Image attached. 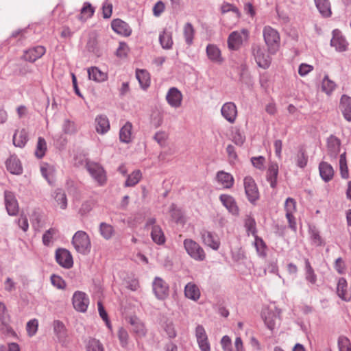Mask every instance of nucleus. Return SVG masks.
Returning <instances> with one entry per match:
<instances>
[{
	"label": "nucleus",
	"mask_w": 351,
	"mask_h": 351,
	"mask_svg": "<svg viewBox=\"0 0 351 351\" xmlns=\"http://www.w3.org/2000/svg\"><path fill=\"white\" fill-rule=\"evenodd\" d=\"M208 58L213 62L221 64L223 58L220 49L214 44H208L206 49Z\"/></svg>",
	"instance_id": "b1692460"
},
{
	"label": "nucleus",
	"mask_w": 351,
	"mask_h": 351,
	"mask_svg": "<svg viewBox=\"0 0 351 351\" xmlns=\"http://www.w3.org/2000/svg\"><path fill=\"white\" fill-rule=\"evenodd\" d=\"M71 243L77 252L83 255L90 253L91 243L90 237L86 232L77 231L73 236Z\"/></svg>",
	"instance_id": "f03ea898"
},
{
	"label": "nucleus",
	"mask_w": 351,
	"mask_h": 351,
	"mask_svg": "<svg viewBox=\"0 0 351 351\" xmlns=\"http://www.w3.org/2000/svg\"><path fill=\"white\" fill-rule=\"evenodd\" d=\"M87 351H104V348L100 341L96 339H89L86 343Z\"/></svg>",
	"instance_id": "5fc2aeb1"
},
{
	"label": "nucleus",
	"mask_w": 351,
	"mask_h": 351,
	"mask_svg": "<svg viewBox=\"0 0 351 351\" xmlns=\"http://www.w3.org/2000/svg\"><path fill=\"white\" fill-rule=\"evenodd\" d=\"M130 324L132 326V331L138 337H144L146 335V330L143 323L136 317L130 318Z\"/></svg>",
	"instance_id": "e433bc0d"
},
{
	"label": "nucleus",
	"mask_w": 351,
	"mask_h": 351,
	"mask_svg": "<svg viewBox=\"0 0 351 351\" xmlns=\"http://www.w3.org/2000/svg\"><path fill=\"white\" fill-rule=\"evenodd\" d=\"M95 12L94 8L92 7L90 3L86 2L84 3L83 7L81 9V14L79 16V19L85 21L88 18H90Z\"/></svg>",
	"instance_id": "de8ad7c7"
},
{
	"label": "nucleus",
	"mask_w": 351,
	"mask_h": 351,
	"mask_svg": "<svg viewBox=\"0 0 351 351\" xmlns=\"http://www.w3.org/2000/svg\"><path fill=\"white\" fill-rule=\"evenodd\" d=\"M248 34L249 32L246 29H243L240 32H232L228 38V45L229 49L232 50L238 49L243 43V37L245 39H247Z\"/></svg>",
	"instance_id": "1a4fd4ad"
},
{
	"label": "nucleus",
	"mask_w": 351,
	"mask_h": 351,
	"mask_svg": "<svg viewBox=\"0 0 351 351\" xmlns=\"http://www.w3.org/2000/svg\"><path fill=\"white\" fill-rule=\"evenodd\" d=\"M252 53L257 65L263 69H267L269 67L271 62V58L267 54L265 49L258 45H253L252 46Z\"/></svg>",
	"instance_id": "20e7f679"
},
{
	"label": "nucleus",
	"mask_w": 351,
	"mask_h": 351,
	"mask_svg": "<svg viewBox=\"0 0 351 351\" xmlns=\"http://www.w3.org/2000/svg\"><path fill=\"white\" fill-rule=\"evenodd\" d=\"M86 168L93 180L97 182L99 186L106 184L107 178L106 173L104 168L98 163L94 162H87Z\"/></svg>",
	"instance_id": "39448f33"
},
{
	"label": "nucleus",
	"mask_w": 351,
	"mask_h": 351,
	"mask_svg": "<svg viewBox=\"0 0 351 351\" xmlns=\"http://www.w3.org/2000/svg\"><path fill=\"white\" fill-rule=\"evenodd\" d=\"M319 174L325 182L330 181L334 175L332 167L326 162H322L319 165Z\"/></svg>",
	"instance_id": "72a5a7b5"
},
{
	"label": "nucleus",
	"mask_w": 351,
	"mask_h": 351,
	"mask_svg": "<svg viewBox=\"0 0 351 351\" xmlns=\"http://www.w3.org/2000/svg\"><path fill=\"white\" fill-rule=\"evenodd\" d=\"M223 117L230 123H234L237 116V108L234 103L226 102L221 109Z\"/></svg>",
	"instance_id": "dca6fc26"
},
{
	"label": "nucleus",
	"mask_w": 351,
	"mask_h": 351,
	"mask_svg": "<svg viewBox=\"0 0 351 351\" xmlns=\"http://www.w3.org/2000/svg\"><path fill=\"white\" fill-rule=\"evenodd\" d=\"M56 260L62 267L69 269L73 267V261L70 252L64 248H59L56 251Z\"/></svg>",
	"instance_id": "9d476101"
},
{
	"label": "nucleus",
	"mask_w": 351,
	"mask_h": 351,
	"mask_svg": "<svg viewBox=\"0 0 351 351\" xmlns=\"http://www.w3.org/2000/svg\"><path fill=\"white\" fill-rule=\"evenodd\" d=\"M319 13L324 17L331 15L330 3L328 0H314Z\"/></svg>",
	"instance_id": "ea45409f"
},
{
	"label": "nucleus",
	"mask_w": 351,
	"mask_h": 351,
	"mask_svg": "<svg viewBox=\"0 0 351 351\" xmlns=\"http://www.w3.org/2000/svg\"><path fill=\"white\" fill-rule=\"evenodd\" d=\"M336 87L335 83L326 75L322 82V90L327 95L331 94Z\"/></svg>",
	"instance_id": "09e8293b"
},
{
	"label": "nucleus",
	"mask_w": 351,
	"mask_h": 351,
	"mask_svg": "<svg viewBox=\"0 0 351 351\" xmlns=\"http://www.w3.org/2000/svg\"><path fill=\"white\" fill-rule=\"evenodd\" d=\"M52 326L53 332L58 339V341L60 343H65L67 337V330L63 322L60 320H55L53 321Z\"/></svg>",
	"instance_id": "4be33fe9"
},
{
	"label": "nucleus",
	"mask_w": 351,
	"mask_h": 351,
	"mask_svg": "<svg viewBox=\"0 0 351 351\" xmlns=\"http://www.w3.org/2000/svg\"><path fill=\"white\" fill-rule=\"evenodd\" d=\"M348 45V42L342 36L341 32L339 29H334L332 31V38L330 40V45L335 47L336 51L342 52L346 51Z\"/></svg>",
	"instance_id": "4468645a"
},
{
	"label": "nucleus",
	"mask_w": 351,
	"mask_h": 351,
	"mask_svg": "<svg viewBox=\"0 0 351 351\" xmlns=\"http://www.w3.org/2000/svg\"><path fill=\"white\" fill-rule=\"evenodd\" d=\"M88 78L97 82H103L108 78L106 73L99 70L96 66H93L88 69Z\"/></svg>",
	"instance_id": "f704fd0d"
},
{
	"label": "nucleus",
	"mask_w": 351,
	"mask_h": 351,
	"mask_svg": "<svg viewBox=\"0 0 351 351\" xmlns=\"http://www.w3.org/2000/svg\"><path fill=\"white\" fill-rule=\"evenodd\" d=\"M99 232L105 239H110L114 234V228L108 223L102 222L99 225Z\"/></svg>",
	"instance_id": "49530a36"
},
{
	"label": "nucleus",
	"mask_w": 351,
	"mask_h": 351,
	"mask_svg": "<svg viewBox=\"0 0 351 351\" xmlns=\"http://www.w3.org/2000/svg\"><path fill=\"white\" fill-rule=\"evenodd\" d=\"M62 129L66 134H73L76 132V128L74 122L71 121L69 119H66L64 121Z\"/></svg>",
	"instance_id": "338daca9"
},
{
	"label": "nucleus",
	"mask_w": 351,
	"mask_h": 351,
	"mask_svg": "<svg viewBox=\"0 0 351 351\" xmlns=\"http://www.w3.org/2000/svg\"><path fill=\"white\" fill-rule=\"evenodd\" d=\"M142 178V173L140 170H135L130 174L124 184L125 187H132L137 184Z\"/></svg>",
	"instance_id": "37998d69"
},
{
	"label": "nucleus",
	"mask_w": 351,
	"mask_h": 351,
	"mask_svg": "<svg viewBox=\"0 0 351 351\" xmlns=\"http://www.w3.org/2000/svg\"><path fill=\"white\" fill-rule=\"evenodd\" d=\"M184 296L194 302H197L201 296L198 286L193 282L187 283L184 287Z\"/></svg>",
	"instance_id": "5701e85b"
},
{
	"label": "nucleus",
	"mask_w": 351,
	"mask_h": 351,
	"mask_svg": "<svg viewBox=\"0 0 351 351\" xmlns=\"http://www.w3.org/2000/svg\"><path fill=\"white\" fill-rule=\"evenodd\" d=\"M57 233V230L55 228H50L47 230L43 236V243L45 245L49 246L51 241L52 237Z\"/></svg>",
	"instance_id": "680f3d73"
},
{
	"label": "nucleus",
	"mask_w": 351,
	"mask_h": 351,
	"mask_svg": "<svg viewBox=\"0 0 351 351\" xmlns=\"http://www.w3.org/2000/svg\"><path fill=\"white\" fill-rule=\"evenodd\" d=\"M111 27L115 32L123 36H130L132 32L128 24L119 19L113 20Z\"/></svg>",
	"instance_id": "a878e982"
},
{
	"label": "nucleus",
	"mask_w": 351,
	"mask_h": 351,
	"mask_svg": "<svg viewBox=\"0 0 351 351\" xmlns=\"http://www.w3.org/2000/svg\"><path fill=\"white\" fill-rule=\"evenodd\" d=\"M243 185L247 199L254 204L259 198V192L254 180L250 176H246L243 180Z\"/></svg>",
	"instance_id": "0eeeda50"
},
{
	"label": "nucleus",
	"mask_w": 351,
	"mask_h": 351,
	"mask_svg": "<svg viewBox=\"0 0 351 351\" xmlns=\"http://www.w3.org/2000/svg\"><path fill=\"white\" fill-rule=\"evenodd\" d=\"M285 210L286 211V218L288 220L289 227L295 230L296 223L293 213L296 210V202L293 198L288 197L285 202Z\"/></svg>",
	"instance_id": "f8f14e48"
},
{
	"label": "nucleus",
	"mask_w": 351,
	"mask_h": 351,
	"mask_svg": "<svg viewBox=\"0 0 351 351\" xmlns=\"http://www.w3.org/2000/svg\"><path fill=\"white\" fill-rule=\"evenodd\" d=\"M152 289L154 295L159 300H164L169 296V285L160 277L154 278L152 282Z\"/></svg>",
	"instance_id": "423d86ee"
},
{
	"label": "nucleus",
	"mask_w": 351,
	"mask_h": 351,
	"mask_svg": "<svg viewBox=\"0 0 351 351\" xmlns=\"http://www.w3.org/2000/svg\"><path fill=\"white\" fill-rule=\"evenodd\" d=\"M338 296L344 301H350V293L348 292V283L344 278H340L337 287Z\"/></svg>",
	"instance_id": "7c9ffc66"
},
{
	"label": "nucleus",
	"mask_w": 351,
	"mask_h": 351,
	"mask_svg": "<svg viewBox=\"0 0 351 351\" xmlns=\"http://www.w3.org/2000/svg\"><path fill=\"white\" fill-rule=\"evenodd\" d=\"M195 30L191 23H186L184 27V36L186 43L191 45L193 43Z\"/></svg>",
	"instance_id": "3c124183"
},
{
	"label": "nucleus",
	"mask_w": 351,
	"mask_h": 351,
	"mask_svg": "<svg viewBox=\"0 0 351 351\" xmlns=\"http://www.w3.org/2000/svg\"><path fill=\"white\" fill-rule=\"evenodd\" d=\"M42 176L47 180L49 184L53 181L54 168L53 166L48 165H43L40 167Z\"/></svg>",
	"instance_id": "8fccbe9b"
},
{
	"label": "nucleus",
	"mask_w": 351,
	"mask_h": 351,
	"mask_svg": "<svg viewBox=\"0 0 351 351\" xmlns=\"http://www.w3.org/2000/svg\"><path fill=\"white\" fill-rule=\"evenodd\" d=\"M170 213L171 218L176 223L182 221V212L178 208L175 204H171L170 206Z\"/></svg>",
	"instance_id": "13d9d810"
},
{
	"label": "nucleus",
	"mask_w": 351,
	"mask_h": 351,
	"mask_svg": "<svg viewBox=\"0 0 351 351\" xmlns=\"http://www.w3.org/2000/svg\"><path fill=\"white\" fill-rule=\"evenodd\" d=\"M166 99L171 107L177 108L182 104V94L177 88L172 87L169 89Z\"/></svg>",
	"instance_id": "f3484780"
},
{
	"label": "nucleus",
	"mask_w": 351,
	"mask_h": 351,
	"mask_svg": "<svg viewBox=\"0 0 351 351\" xmlns=\"http://www.w3.org/2000/svg\"><path fill=\"white\" fill-rule=\"evenodd\" d=\"M201 237L204 245L214 250H217L220 247V241L218 236L208 230H203L201 232Z\"/></svg>",
	"instance_id": "ddd939ff"
},
{
	"label": "nucleus",
	"mask_w": 351,
	"mask_h": 351,
	"mask_svg": "<svg viewBox=\"0 0 351 351\" xmlns=\"http://www.w3.org/2000/svg\"><path fill=\"white\" fill-rule=\"evenodd\" d=\"M195 337L199 349L202 351H210L208 336L204 328L202 325H197L195 328Z\"/></svg>",
	"instance_id": "2eb2a0df"
},
{
	"label": "nucleus",
	"mask_w": 351,
	"mask_h": 351,
	"mask_svg": "<svg viewBox=\"0 0 351 351\" xmlns=\"http://www.w3.org/2000/svg\"><path fill=\"white\" fill-rule=\"evenodd\" d=\"M118 337L120 341V344L122 347L125 348L128 343L129 335L125 329L120 328L118 331Z\"/></svg>",
	"instance_id": "e2e57ef3"
},
{
	"label": "nucleus",
	"mask_w": 351,
	"mask_h": 351,
	"mask_svg": "<svg viewBox=\"0 0 351 351\" xmlns=\"http://www.w3.org/2000/svg\"><path fill=\"white\" fill-rule=\"evenodd\" d=\"M72 304L77 311L85 313L89 304V298L84 292L76 291L72 297Z\"/></svg>",
	"instance_id": "6e6552de"
},
{
	"label": "nucleus",
	"mask_w": 351,
	"mask_h": 351,
	"mask_svg": "<svg viewBox=\"0 0 351 351\" xmlns=\"http://www.w3.org/2000/svg\"><path fill=\"white\" fill-rule=\"evenodd\" d=\"M251 162L253 166L260 170H263L265 169V158L263 156H258V157H252L251 158Z\"/></svg>",
	"instance_id": "69168bd1"
},
{
	"label": "nucleus",
	"mask_w": 351,
	"mask_h": 351,
	"mask_svg": "<svg viewBox=\"0 0 351 351\" xmlns=\"http://www.w3.org/2000/svg\"><path fill=\"white\" fill-rule=\"evenodd\" d=\"M6 168L12 174L20 175L23 172V167L16 156H11L5 162Z\"/></svg>",
	"instance_id": "393cba45"
},
{
	"label": "nucleus",
	"mask_w": 351,
	"mask_h": 351,
	"mask_svg": "<svg viewBox=\"0 0 351 351\" xmlns=\"http://www.w3.org/2000/svg\"><path fill=\"white\" fill-rule=\"evenodd\" d=\"M46 52V49L43 46L38 45L25 51L24 59L30 62H34L40 58Z\"/></svg>",
	"instance_id": "412c9836"
},
{
	"label": "nucleus",
	"mask_w": 351,
	"mask_h": 351,
	"mask_svg": "<svg viewBox=\"0 0 351 351\" xmlns=\"http://www.w3.org/2000/svg\"><path fill=\"white\" fill-rule=\"evenodd\" d=\"M245 227L248 234H252L253 236L256 235V221L253 217L247 216L245 218Z\"/></svg>",
	"instance_id": "6e6d98bb"
},
{
	"label": "nucleus",
	"mask_w": 351,
	"mask_h": 351,
	"mask_svg": "<svg viewBox=\"0 0 351 351\" xmlns=\"http://www.w3.org/2000/svg\"><path fill=\"white\" fill-rule=\"evenodd\" d=\"M159 41L163 49H171L173 45L171 32L164 30L159 36Z\"/></svg>",
	"instance_id": "a19ab883"
},
{
	"label": "nucleus",
	"mask_w": 351,
	"mask_h": 351,
	"mask_svg": "<svg viewBox=\"0 0 351 351\" xmlns=\"http://www.w3.org/2000/svg\"><path fill=\"white\" fill-rule=\"evenodd\" d=\"M28 141L27 132L25 129L17 130L13 136V144L20 148L24 147Z\"/></svg>",
	"instance_id": "473e14b6"
},
{
	"label": "nucleus",
	"mask_w": 351,
	"mask_h": 351,
	"mask_svg": "<svg viewBox=\"0 0 351 351\" xmlns=\"http://www.w3.org/2000/svg\"><path fill=\"white\" fill-rule=\"evenodd\" d=\"M341 141L336 136L331 135L327 139V152L331 158L335 159L340 151Z\"/></svg>",
	"instance_id": "aec40b11"
},
{
	"label": "nucleus",
	"mask_w": 351,
	"mask_h": 351,
	"mask_svg": "<svg viewBox=\"0 0 351 351\" xmlns=\"http://www.w3.org/2000/svg\"><path fill=\"white\" fill-rule=\"evenodd\" d=\"M4 199L8 214L11 216L16 215L19 208L14 194L11 191H5Z\"/></svg>",
	"instance_id": "9b49d317"
},
{
	"label": "nucleus",
	"mask_w": 351,
	"mask_h": 351,
	"mask_svg": "<svg viewBox=\"0 0 351 351\" xmlns=\"http://www.w3.org/2000/svg\"><path fill=\"white\" fill-rule=\"evenodd\" d=\"M339 351H351V344L348 338L340 336L338 339Z\"/></svg>",
	"instance_id": "bf43d9fd"
},
{
	"label": "nucleus",
	"mask_w": 351,
	"mask_h": 351,
	"mask_svg": "<svg viewBox=\"0 0 351 351\" xmlns=\"http://www.w3.org/2000/svg\"><path fill=\"white\" fill-rule=\"evenodd\" d=\"M216 180L217 183L225 189H231L234 182V179L232 175L223 171H219L217 173Z\"/></svg>",
	"instance_id": "6ab92c4d"
},
{
	"label": "nucleus",
	"mask_w": 351,
	"mask_h": 351,
	"mask_svg": "<svg viewBox=\"0 0 351 351\" xmlns=\"http://www.w3.org/2000/svg\"><path fill=\"white\" fill-rule=\"evenodd\" d=\"M232 141L238 146H242L245 141V136L239 129H235L232 134Z\"/></svg>",
	"instance_id": "4d7b16f0"
},
{
	"label": "nucleus",
	"mask_w": 351,
	"mask_h": 351,
	"mask_svg": "<svg viewBox=\"0 0 351 351\" xmlns=\"http://www.w3.org/2000/svg\"><path fill=\"white\" fill-rule=\"evenodd\" d=\"M184 247L189 256L196 261L206 259V253L199 243L191 239H184Z\"/></svg>",
	"instance_id": "7ed1b4c3"
},
{
	"label": "nucleus",
	"mask_w": 351,
	"mask_h": 351,
	"mask_svg": "<svg viewBox=\"0 0 351 351\" xmlns=\"http://www.w3.org/2000/svg\"><path fill=\"white\" fill-rule=\"evenodd\" d=\"M339 169L340 173L342 178L347 179L348 178V168L347 165L346 161V153L344 152L341 154H340L339 157Z\"/></svg>",
	"instance_id": "603ef678"
},
{
	"label": "nucleus",
	"mask_w": 351,
	"mask_h": 351,
	"mask_svg": "<svg viewBox=\"0 0 351 351\" xmlns=\"http://www.w3.org/2000/svg\"><path fill=\"white\" fill-rule=\"evenodd\" d=\"M95 130L97 133L104 134L110 130V122L106 115L101 114L96 117L95 119Z\"/></svg>",
	"instance_id": "bb28decb"
},
{
	"label": "nucleus",
	"mask_w": 351,
	"mask_h": 351,
	"mask_svg": "<svg viewBox=\"0 0 351 351\" xmlns=\"http://www.w3.org/2000/svg\"><path fill=\"white\" fill-rule=\"evenodd\" d=\"M305 278L306 281L312 285H314L317 282V276L315 274L314 269H313L308 259L305 258Z\"/></svg>",
	"instance_id": "79ce46f5"
},
{
	"label": "nucleus",
	"mask_w": 351,
	"mask_h": 351,
	"mask_svg": "<svg viewBox=\"0 0 351 351\" xmlns=\"http://www.w3.org/2000/svg\"><path fill=\"white\" fill-rule=\"evenodd\" d=\"M38 322L36 319H33L29 320L27 323V326H26V330H27V334L29 335V336H30V337L34 336L38 330Z\"/></svg>",
	"instance_id": "052dcab7"
},
{
	"label": "nucleus",
	"mask_w": 351,
	"mask_h": 351,
	"mask_svg": "<svg viewBox=\"0 0 351 351\" xmlns=\"http://www.w3.org/2000/svg\"><path fill=\"white\" fill-rule=\"evenodd\" d=\"M278 174V165L276 162H271L267 172V180L271 188H275L277 184Z\"/></svg>",
	"instance_id": "c756f323"
},
{
	"label": "nucleus",
	"mask_w": 351,
	"mask_h": 351,
	"mask_svg": "<svg viewBox=\"0 0 351 351\" xmlns=\"http://www.w3.org/2000/svg\"><path fill=\"white\" fill-rule=\"evenodd\" d=\"M219 199L224 207L233 215H239V207L234 198L227 194H222L219 196Z\"/></svg>",
	"instance_id": "a211bd4d"
},
{
	"label": "nucleus",
	"mask_w": 351,
	"mask_h": 351,
	"mask_svg": "<svg viewBox=\"0 0 351 351\" xmlns=\"http://www.w3.org/2000/svg\"><path fill=\"white\" fill-rule=\"evenodd\" d=\"M291 159L295 163L297 167L304 169L307 165L308 157L305 149L303 147H300Z\"/></svg>",
	"instance_id": "cd10ccee"
},
{
	"label": "nucleus",
	"mask_w": 351,
	"mask_h": 351,
	"mask_svg": "<svg viewBox=\"0 0 351 351\" xmlns=\"http://www.w3.org/2000/svg\"><path fill=\"white\" fill-rule=\"evenodd\" d=\"M254 237V245L258 255L261 257H265L267 256V245L265 243L261 238H260L257 235H255Z\"/></svg>",
	"instance_id": "a18cd8bd"
},
{
	"label": "nucleus",
	"mask_w": 351,
	"mask_h": 351,
	"mask_svg": "<svg viewBox=\"0 0 351 351\" xmlns=\"http://www.w3.org/2000/svg\"><path fill=\"white\" fill-rule=\"evenodd\" d=\"M54 199L60 208L65 209L67 207V198L65 193L60 189L54 191Z\"/></svg>",
	"instance_id": "c03bdc74"
},
{
	"label": "nucleus",
	"mask_w": 351,
	"mask_h": 351,
	"mask_svg": "<svg viewBox=\"0 0 351 351\" xmlns=\"http://www.w3.org/2000/svg\"><path fill=\"white\" fill-rule=\"evenodd\" d=\"M152 241L158 245H163L166 241V237L160 226H154L151 231Z\"/></svg>",
	"instance_id": "c9c22d12"
},
{
	"label": "nucleus",
	"mask_w": 351,
	"mask_h": 351,
	"mask_svg": "<svg viewBox=\"0 0 351 351\" xmlns=\"http://www.w3.org/2000/svg\"><path fill=\"white\" fill-rule=\"evenodd\" d=\"M51 281V284L59 289H64L66 287L65 281L59 276L52 275Z\"/></svg>",
	"instance_id": "0e129e2a"
},
{
	"label": "nucleus",
	"mask_w": 351,
	"mask_h": 351,
	"mask_svg": "<svg viewBox=\"0 0 351 351\" xmlns=\"http://www.w3.org/2000/svg\"><path fill=\"white\" fill-rule=\"evenodd\" d=\"M221 345L223 351H233L232 341L229 336L225 335L221 338Z\"/></svg>",
	"instance_id": "774afa93"
},
{
	"label": "nucleus",
	"mask_w": 351,
	"mask_h": 351,
	"mask_svg": "<svg viewBox=\"0 0 351 351\" xmlns=\"http://www.w3.org/2000/svg\"><path fill=\"white\" fill-rule=\"evenodd\" d=\"M265 43L268 53L274 55L280 48V37L278 32L270 26H265L263 30Z\"/></svg>",
	"instance_id": "f257e3e1"
},
{
	"label": "nucleus",
	"mask_w": 351,
	"mask_h": 351,
	"mask_svg": "<svg viewBox=\"0 0 351 351\" xmlns=\"http://www.w3.org/2000/svg\"><path fill=\"white\" fill-rule=\"evenodd\" d=\"M136 77L142 88L146 89L150 85V77L149 73L146 70L137 69L136 71Z\"/></svg>",
	"instance_id": "4c0bfd02"
},
{
	"label": "nucleus",
	"mask_w": 351,
	"mask_h": 351,
	"mask_svg": "<svg viewBox=\"0 0 351 351\" xmlns=\"http://www.w3.org/2000/svg\"><path fill=\"white\" fill-rule=\"evenodd\" d=\"M340 108L344 118L351 121V97L343 95L341 98Z\"/></svg>",
	"instance_id": "2f4dec72"
},
{
	"label": "nucleus",
	"mask_w": 351,
	"mask_h": 351,
	"mask_svg": "<svg viewBox=\"0 0 351 351\" xmlns=\"http://www.w3.org/2000/svg\"><path fill=\"white\" fill-rule=\"evenodd\" d=\"M47 150V143L44 138L39 137L38 139L35 155L38 158H42Z\"/></svg>",
	"instance_id": "864d4df0"
},
{
	"label": "nucleus",
	"mask_w": 351,
	"mask_h": 351,
	"mask_svg": "<svg viewBox=\"0 0 351 351\" xmlns=\"http://www.w3.org/2000/svg\"><path fill=\"white\" fill-rule=\"evenodd\" d=\"M261 316L267 328L273 330L276 326V321L277 319L276 313L271 310L265 308L263 310Z\"/></svg>",
	"instance_id": "c85d7f7f"
},
{
	"label": "nucleus",
	"mask_w": 351,
	"mask_h": 351,
	"mask_svg": "<svg viewBox=\"0 0 351 351\" xmlns=\"http://www.w3.org/2000/svg\"><path fill=\"white\" fill-rule=\"evenodd\" d=\"M132 125L130 122L125 124L121 128L119 132V138L123 143H128L132 141Z\"/></svg>",
	"instance_id": "58836bf2"
}]
</instances>
